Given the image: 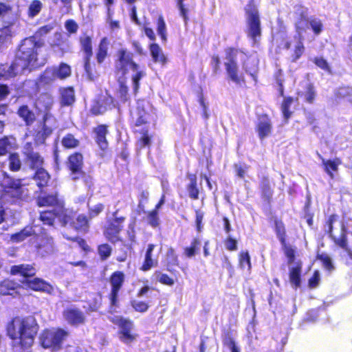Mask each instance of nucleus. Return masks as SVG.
<instances>
[{
    "label": "nucleus",
    "mask_w": 352,
    "mask_h": 352,
    "mask_svg": "<svg viewBox=\"0 0 352 352\" xmlns=\"http://www.w3.org/2000/svg\"><path fill=\"white\" fill-rule=\"evenodd\" d=\"M43 43L34 40V37H27L22 40L16 56L11 63V69L17 74L25 69H32L38 67L37 50Z\"/></svg>",
    "instance_id": "2"
},
{
    "label": "nucleus",
    "mask_w": 352,
    "mask_h": 352,
    "mask_svg": "<svg viewBox=\"0 0 352 352\" xmlns=\"http://www.w3.org/2000/svg\"><path fill=\"white\" fill-rule=\"evenodd\" d=\"M338 218V216L336 214H331L327 217L324 223V232L336 246L347 250L349 249V244L348 228L346 226L344 223H341L340 234L338 236H336L333 232V225L337 221Z\"/></svg>",
    "instance_id": "8"
},
{
    "label": "nucleus",
    "mask_w": 352,
    "mask_h": 352,
    "mask_svg": "<svg viewBox=\"0 0 352 352\" xmlns=\"http://www.w3.org/2000/svg\"><path fill=\"white\" fill-rule=\"evenodd\" d=\"M109 126L107 124H100L92 129L94 141L102 151H107L109 147L107 138L109 134Z\"/></svg>",
    "instance_id": "21"
},
{
    "label": "nucleus",
    "mask_w": 352,
    "mask_h": 352,
    "mask_svg": "<svg viewBox=\"0 0 352 352\" xmlns=\"http://www.w3.org/2000/svg\"><path fill=\"white\" fill-rule=\"evenodd\" d=\"M56 79L64 80L72 76V67L67 63H60L58 66H51Z\"/></svg>",
    "instance_id": "38"
},
{
    "label": "nucleus",
    "mask_w": 352,
    "mask_h": 352,
    "mask_svg": "<svg viewBox=\"0 0 352 352\" xmlns=\"http://www.w3.org/2000/svg\"><path fill=\"white\" fill-rule=\"evenodd\" d=\"M305 47L301 36L294 45V47L291 50L289 60L291 63H296L305 54Z\"/></svg>",
    "instance_id": "41"
},
{
    "label": "nucleus",
    "mask_w": 352,
    "mask_h": 352,
    "mask_svg": "<svg viewBox=\"0 0 352 352\" xmlns=\"http://www.w3.org/2000/svg\"><path fill=\"white\" fill-rule=\"evenodd\" d=\"M147 223L153 228H156L160 225L159 212L152 209L144 212Z\"/></svg>",
    "instance_id": "54"
},
{
    "label": "nucleus",
    "mask_w": 352,
    "mask_h": 352,
    "mask_svg": "<svg viewBox=\"0 0 352 352\" xmlns=\"http://www.w3.org/2000/svg\"><path fill=\"white\" fill-rule=\"evenodd\" d=\"M54 28V25L53 24L49 23L45 25H43L38 28L34 35L30 37H34V40L36 41V38H41L42 37L46 36L48 33H50Z\"/></svg>",
    "instance_id": "63"
},
{
    "label": "nucleus",
    "mask_w": 352,
    "mask_h": 352,
    "mask_svg": "<svg viewBox=\"0 0 352 352\" xmlns=\"http://www.w3.org/2000/svg\"><path fill=\"white\" fill-rule=\"evenodd\" d=\"M259 189L262 201L267 205L270 206L272 201L274 190L268 176L264 175L261 178L259 182Z\"/></svg>",
    "instance_id": "26"
},
{
    "label": "nucleus",
    "mask_w": 352,
    "mask_h": 352,
    "mask_svg": "<svg viewBox=\"0 0 352 352\" xmlns=\"http://www.w3.org/2000/svg\"><path fill=\"white\" fill-rule=\"evenodd\" d=\"M62 146L67 149H72L78 147L80 142L72 133H67L61 140Z\"/></svg>",
    "instance_id": "55"
},
{
    "label": "nucleus",
    "mask_w": 352,
    "mask_h": 352,
    "mask_svg": "<svg viewBox=\"0 0 352 352\" xmlns=\"http://www.w3.org/2000/svg\"><path fill=\"white\" fill-rule=\"evenodd\" d=\"M8 168L10 171L18 172L21 169L22 162L18 153H10L8 157Z\"/></svg>",
    "instance_id": "45"
},
{
    "label": "nucleus",
    "mask_w": 352,
    "mask_h": 352,
    "mask_svg": "<svg viewBox=\"0 0 352 352\" xmlns=\"http://www.w3.org/2000/svg\"><path fill=\"white\" fill-rule=\"evenodd\" d=\"M69 335L68 331L60 327L46 329L41 334L40 343L44 349L58 351L62 349L63 343Z\"/></svg>",
    "instance_id": "7"
},
{
    "label": "nucleus",
    "mask_w": 352,
    "mask_h": 352,
    "mask_svg": "<svg viewBox=\"0 0 352 352\" xmlns=\"http://www.w3.org/2000/svg\"><path fill=\"white\" fill-rule=\"evenodd\" d=\"M57 209L42 211L40 212L39 219L43 224L52 226L54 223L55 219L57 218Z\"/></svg>",
    "instance_id": "46"
},
{
    "label": "nucleus",
    "mask_w": 352,
    "mask_h": 352,
    "mask_svg": "<svg viewBox=\"0 0 352 352\" xmlns=\"http://www.w3.org/2000/svg\"><path fill=\"white\" fill-rule=\"evenodd\" d=\"M274 223V230L276 235L277 239L280 241L281 245H284L285 242L287 241V231L286 227L283 220L277 217H274L272 219Z\"/></svg>",
    "instance_id": "34"
},
{
    "label": "nucleus",
    "mask_w": 352,
    "mask_h": 352,
    "mask_svg": "<svg viewBox=\"0 0 352 352\" xmlns=\"http://www.w3.org/2000/svg\"><path fill=\"white\" fill-rule=\"evenodd\" d=\"M130 69L135 72L131 76V81L133 92L136 96L140 87V80L146 76V72L140 69V65L134 60L132 52L124 47L118 49L114 59L115 73L125 76Z\"/></svg>",
    "instance_id": "3"
},
{
    "label": "nucleus",
    "mask_w": 352,
    "mask_h": 352,
    "mask_svg": "<svg viewBox=\"0 0 352 352\" xmlns=\"http://www.w3.org/2000/svg\"><path fill=\"white\" fill-rule=\"evenodd\" d=\"M118 212V210H117L113 212V217L107 221L103 230V234L105 239L113 244L122 241L120 234L123 230V224L126 220L125 217H117Z\"/></svg>",
    "instance_id": "12"
},
{
    "label": "nucleus",
    "mask_w": 352,
    "mask_h": 352,
    "mask_svg": "<svg viewBox=\"0 0 352 352\" xmlns=\"http://www.w3.org/2000/svg\"><path fill=\"white\" fill-rule=\"evenodd\" d=\"M245 54L239 48L228 47L226 49V58L227 62L224 63L226 74L229 80L237 85H245L246 80L243 73L239 72L236 58L238 54Z\"/></svg>",
    "instance_id": "5"
},
{
    "label": "nucleus",
    "mask_w": 352,
    "mask_h": 352,
    "mask_svg": "<svg viewBox=\"0 0 352 352\" xmlns=\"http://www.w3.org/2000/svg\"><path fill=\"white\" fill-rule=\"evenodd\" d=\"M74 216V214L72 212H69L65 206L58 209L57 218L62 226H69L72 228Z\"/></svg>",
    "instance_id": "37"
},
{
    "label": "nucleus",
    "mask_w": 352,
    "mask_h": 352,
    "mask_svg": "<svg viewBox=\"0 0 352 352\" xmlns=\"http://www.w3.org/2000/svg\"><path fill=\"white\" fill-rule=\"evenodd\" d=\"M148 48L153 62L160 63L162 65L166 64L168 61L167 58L163 54L162 49L157 43H151Z\"/></svg>",
    "instance_id": "40"
},
{
    "label": "nucleus",
    "mask_w": 352,
    "mask_h": 352,
    "mask_svg": "<svg viewBox=\"0 0 352 352\" xmlns=\"http://www.w3.org/2000/svg\"><path fill=\"white\" fill-rule=\"evenodd\" d=\"M3 176L1 190L5 196L16 201H21L28 197V190L23 184V179L15 178L6 172Z\"/></svg>",
    "instance_id": "6"
},
{
    "label": "nucleus",
    "mask_w": 352,
    "mask_h": 352,
    "mask_svg": "<svg viewBox=\"0 0 352 352\" xmlns=\"http://www.w3.org/2000/svg\"><path fill=\"white\" fill-rule=\"evenodd\" d=\"M11 69V64H0V80L2 78H14L18 74L15 69L13 71Z\"/></svg>",
    "instance_id": "61"
},
{
    "label": "nucleus",
    "mask_w": 352,
    "mask_h": 352,
    "mask_svg": "<svg viewBox=\"0 0 352 352\" xmlns=\"http://www.w3.org/2000/svg\"><path fill=\"white\" fill-rule=\"evenodd\" d=\"M110 322L119 328L118 335L122 342L129 344L136 340L138 334L133 331L134 324L131 320L123 316H115L110 318Z\"/></svg>",
    "instance_id": "10"
},
{
    "label": "nucleus",
    "mask_w": 352,
    "mask_h": 352,
    "mask_svg": "<svg viewBox=\"0 0 352 352\" xmlns=\"http://www.w3.org/2000/svg\"><path fill=\"white\" fill-rule=\"evenodd\" d=\"M16 113L26 126H30L36 121V115L28 104L19 106Z\"/></svg>",
    "instance_id": "32"
},
{
    "label": "nucleus",
    "mask_w": 352,
    "mask_h": 352,
    "mask_svg": "<svg viewBox=\"0 0 352 352\" xmlns=\"http://www.w3.org/2000/svg\"><path fill=\"white\" fill-rule=\"evenodd\" d=\"M12 30L10 26L0 28V48L11 42Z\"/></svg>",
    "instance_id": "57"
},
{
    "label": "nucleus",
    "mask_w": 352,
    "mask_h": 352,
    "mask_svg": "<svg viewBox=\"0 0 352 352\" xmlns=\"http://www.w3.org/2000/svg\"><path fill=\"white\" fill-rule=\"evenodd\" d=\"M318 157L321 161V166L324 173L329 178L334 179L336 174L338 173L339 166L342 163V160L340 157L326 159L320 154H318Z\"/></svg>",
    "instance_id": "24"
},
{
    "label": "nucleus",
    "mask_w": 352,
    "mask_h": 352,
    "mask_svg": "<svg viewBox=\"0 0 352 352\" xmlns=\"http://www.w3.org/2000/svg\"><path fill=\"white\" fill-rule=\"evenodd\" d=\"M104 208L105 206L102 203H98L92 206H89V204H87V216L91 220L102 213Z\"/></svg>",
    "instance_id": "59"
},
{
    "label": "nucleus",
    "mask_w": 352,
    "mask_h": 352,
    "mask_svg": "<svg viewBox=\"0 0 352 352\" xmlns=\"http://www.w3.org/2000/svg\"><path fill=\"white\" fill-rule=\"evenodd\" d=\"M125 281V274L122 271L117 270L109 277L111 290L107 295L109 301V311L113 313L119 307V294Z\"/></svg>",
    "instance_id": "9"
},
{
    "label": "nucleus",
    "mask_w": 352,
    "mask_h": 352,
    "mask_svg": "<svg viewBox=\"0 0 352 352\" xmlns=\"http://www.w3.org/2000/svg\"><path fill=\"white\" fill-rule=\"evenodd\" d=\"M83 160V155L80 152H74L68 156L66 166L73 175V180L79 179L85 175V173L82 170Z\"/></svg>",
    "instance_id": "15"
},
{
    "label": "nucleus",
    "mask_w": 352,
    "mask_h": 352,
    "mask_svg": "<svg viewBox=\"0 0 352 352\" xmlns=\"http://www.w3.org/2000/svg\"><path fill=\"white\" fill-rule=\"evenodd\" d=\"M334 98L337 101L346 99L352 103V87L349 86H340L334 91Z\"/></svg>",
    "instance_id": "44"
},
{
    "label": "nucleus",
    "mask_w": 352,
    "mask_h": 352,
    "mask_svg": "<svg viewBox=\"0 0 352 352\" xmlns=\"http://www.w3.org/2000/svg\"><path fill=\"white\" fill-rule=\"evenodd\" d=\"M133 133H139L142 135L137 140V144L139 145L140 148L145 147L149 148L151 144L152 135L149 134L148 129L144 128L141 131L138 130H133Z\"/></svg>",
    "instance_id": "47"
},
{
    "label": "nucleus",
    "mask_w": 352,
    "mask_h": 352,
    "mask_svg": "<svg viewBox=\"0 0 352 352\" xmlns=\"http://www.w3.org/2000/svg\"><path fill=\"white\" fill-rule=\"evenodd\" d=\"M39 331V324L32 316L13 317L6 325V333L13 349L30 352Z\"/></svg>",
    "instance_id": "1"
},
{
    "label": "nucleus",
    "mask_w": 352,
    "mask_h": 352,
    "mask_svg": "<svg viewBox=\"0 0 352 352\" xmlns=\"http://www.w3.org/2000/svg\"><path fill=\"white\" fill-rule=\"evenodd\" d=\"M36 204L38 207H54L57 210L65 206L64 200L59 197L57 192L37 196Z\"/></svg>",
    "instance_id": "20"
},
{
    "label": "nucleus",
    "mask_w": 352,
    "mask_h": 352,
    "mask_svg": "<svg viewBox=\"0 0 352 352\" xmlns=\"http://www.w3.org/2000/svg\"><path fill=\"white\" fill-rule=\"evenodd\" d=\"M138 212H146V205L149 203L150 192L148 190H141L138 195Z\"/></svg>",
    "instance_id": "49"
},
{
    "label": "nucleus",
    "mask_w": 352,
    "mask_h": 352,
    "mask_svg": "<svg viewBox=\"0 0 352 352\" xmlns=\"http://www.w3.org/2000/svg\"><path fill=\"white\" fill-rule=\"evenodd\" d=\"M32 179L36 182V185L42 192L43 189L49 186L51 181V175L44 168L34 171Z\"/></svg>",
    "instance_id": "29"
},
{
    "label": "nucleus",
    "mask_w": 352,
    "mask_h": 352,
    "mask_svg": "<svg viewBox=\"0 0 352 352\" xmlns=\"http://www.w3.org/2000/svg\"><path fill=\"white\" fill-rule=\"evenodd\" d=\"M129 87L125 79L118 80V97L121 102L125 103L130 100Z\"/></svg>",
    "instance_id": "50"
},
{
    "label": "nucleus",
    "mask_w": 352,
    "mask_h": 352,
    "mask_svg": "<svg viewBox=\"0 0 352 352\" xmlns=\"http://www.w3.org/2000/svg\"><path fill=\"white\" fill-rule=\"evenodd\" d=\"M166 269L172 274H175L177 271L173 269L174 267L179 265L178 256L173 247H169L166 254Z\"/></svg>",
    "instance_id": "36"
},
{
    "label": "nucleus",
    "mask_w": 352,
    "mask_h": 352,
    "mask_svg": "<svg viewBox=\"0 0 352 352\" xmlns=\"http://www.w3.org/2000/svg\"><path fill=\"white\" fill-rule=\"evenodd\" d=\"M16 148L14 139L8 136H3L0 138V156H5L10 153L11 150Z\"/></svg>",
    "instance_id": "43"
},
{
    "label": "nucleus",
    "mask_w": 352,
    "mask_h": 352,
    "mask_svg": "<svg viewBox=\"0 0 352 352\" xmlns=\"http://www.w3.org/2000/svg\"><path fill=\"white\" fill-rule=\"evenodd\" d=\"M21 285L14 280L5 278L0 282V295H19V292H18V289L21 288Z\"/></svg>",
    "instance_id": "30"
},
{
    "label": "nucleus",
    "mask_w": 352,
    "mask_h": 352,
    "mask_svg": "<svg viewBox=\"0 0 352 352\" xmlns=\"http://www.w3.org/2000/svg\"><path fill=\"white\" fill-rule=\"evenodd\" d=\"M222 342L223 346L230 349V352H241V349L237 345L231 331H226L223 333Z\"/></svg>",
    "instance_id": "42"
},
{
    "label": "nucleus",
    "mask_w": 352,
    "mask_h": 352,
    "mask_svg": "<svg viewBox=\"0 0 352 352\" xmlns=\"http://www.w3.org/2000/svg\"><path fill=\"white\" fill-rule=\"evenodd\" d=\"M98 254L101 261H107L112 254V248L107 243L100 244L97 247Z\"/></svg>",
    "instance_id": "56"
},
{
    "label": "nucleus",
    "mask_w": 352,
    "mask_h": 352,
    "mask_svg": "<svg viewBox=\"0 0 352 352\" xmlns=\"http://www.w3.org/2000/svg\"><path fill=\"white\" fill-rule=\"evenodd\" d=\"M308 23L315 35H319L323 31L324 25L320 19L311 16Z\"/></svg>",
    "instance_id": "62"
},
{
    "label": "nucleus",
    "mask_w": 352,
    "mask_h": 352,
    "mask_svg": "<svg viewBox=\"0 0 352 352\" xmlns=\"http://www.w3.org/2000/svg\"><path fill=\"white\" fill-rule=\"evenodd\" d=\"M258 121L255 125V131L260 140L270 136L273 131V124L268 114L262 113L257 116Z\"/></svg>",
    "instance_id": "17"
},
{
    "label": "nucleus",
    "mask_w": 352,
    "mask_h": 352,
    "mask_svg": "<svg viewBox=\"0 0 352 352\" xmlns=\"http://www.w3.org/2000/svg\"><path fill=\"white\" fill-rule=\"evenodd\" d=\"M109 41L107 37H103L99 42L96 53V59L97 63L100 65L104 63L105 59L109 56Z\"/></svg>",
    "instance_id": "35"
},
{
    "label": "nucleus",
    "mask_w": 352,
    "mask_h": 352,
    "mask_svg": "<svg viewBox=\"0 0 352 352\" xmlns=\"http://www.w3.org/2000/svg\"><path fill=\"white\" fill-rule=\"evenodd\" d=\"M130 304L134 311L140 313L146 312L150 307L148 302L143 300H131Z\"/></svg>",
    "instance_id": "64"
},
{
    "label": "nucleus",
    "mask_w": 352,
    "mask_h": 352,
    "mask_svg": "<svg viewBox=\"0 0 352 352\" xmlns=\"http://www.w3.org/2000/svg\"><path fill=\"white\" fill-rule=\"evenodd\" d=\"M80 44L82 52L85 54L83 58L84 69L89 80H94L98 76L95 65L91 63V58L93 56L92 41L89 36L80 37Z\"/></svg>",
    "instance_id": "11"
},
{
    "label": "nucleus",
    "mask_w": 352,
    "mask_h": 352,
    "mask_svg": "<svg viewBox=\"0 0 352 352\" xmlns=\"http://www.w3.org/2000/svg\"><path fill=\"white\" fill-rule=\"evenodd\" d=\"M309 18L307 16V10H302L294 25L295 30L298 34L306 31L307 28L305 25L309 22Z\"/></svg>",
    "instance_id": "48"
},
{
    "label": "nucleus",
    "mask_w": 352,
    "mask_h": 352,
    "mask_svg": "<svg viewBox=\"0 0 352 352\" xmlns=\"http://www.w3.org/2000/svg\"><path fill=\"white\" fill-rule=\"evenodd\" d=\"M53 104L52 96L47 93H42L34 100L33 107L38 112L43 111L45 113L43 118L44 121H45L47 115L51 110Z\"/></svg>",
    "instance_id": "23"
},
{
    "label": "nucleus",
    "mask_w": 352,
    "mask_h": 352,
    "mask_svg": "<svg viewBox=\"0 0 352 352\" xmlns=\"http://www.w3.org/2000/svg\"><path fill=\"white\" fill-rule=\"evenodd\" d=\"M246 15V34L247 36L257 43L260 41L262 36V27L259 11L254 3L250 0L245 8Z\"/></svg>",
    "instance_id": "4"
},
{
    "label": "nucleus",
    "mask_w": 352,
    "mask_h": 352,
    "mask_svg": "<svg viewBox=\"0 0 352 352\" xmlns=\"http://www.w3.org/2000/svg\"><path fill=\"white\" fill-rule=\"evenodd\" d=\"M90 220L87 215L79 214L76 217H74L72 229L78 232L87 233L90 228Z\"/></svg>",
    "instance_id": "33"
},
{
    "label": "nucleus",
    "mask_w": 352,
    "mask_h": 352,
    "mask_svg": "<svg viewBox=\"0 0 352 352\" xmlns=\"http://www.w3.org/2000/svg\"><path fill=\"white\" fill-rule=\"evenodd\" d=\"M23 286L28 289L45 293L49 295H52L54 292V288L52 285L38 277L34 276L30 280L27 279Z\"/></svg>",
    "instance_id": "18"
},
{
    "label": "nucleus",
    "mask_w": 352,
    "mask_h": 352,
    "mask_svg": "<svg viewBox=\"0 0 352 352\" xmlns=\"http://www.w3.org/2000/svg\"><path fill=\"white\" fill-rule=\"evenodd\" d=\"M201 240L199 237H194L188 246L183 248V254L185 257L191 258L199 254L201 247Z\"/></svg>",
    "instance_id": "39"
},
{
    "label": "nucleus",
    "mask_w": 352,
    "mask_h": 352,
    "mask_svg": "<svg viewBox=\"0 0 352 352\" xmlns=\"http://www.w3.org/2000/svg\"><path fill=\"white\" fill-rule=\"evenodd\" d=\"M302 269V263L301 261H297L294 265L289 269V278L292 286L294 289H298L301 286V273Z\"/></svg>",
    "instance_id": "27"
},
{
    "label": "nucleus",
    "mask_w": 352,
    "mask_h": 352,
    "mask_svg": "<svg viewBox=\"0 0 352 352\" xmlns=\"http://www.w3.org/2000/svg\"><path fill=\"white\" fill-rule=\"evenodd\" d=\"M58 101L60 107H72L76 100L73 86L61 87L58 89Z\"/></svg>",
    "instance_id": "22"
},
{
    "label": "nucleus",
    "mask_w": 352,
    "mask_h": 352,
    "mask_svg": "<svg viewBox=\"0 0 352 352\" xmlns=\"http://www.w3.org/2000/svg\"><path fill=\"white\" fill-rule=\"evenodd\" d=\"M239 266L244 269L248 268V271L252 269L251 257L248 250H242L238 254Z\"/></svg>",
    "instance_id": "53"
},
{
    "label": "nucleus",
    "mask_w": 352,
    "mask_h": 352,
    "mask_svg": "<svg viewBox=\"0 0 352 352\" xmlns=\"http://www.w3.org/2000/svg\"><path fill=\"white\" fill-rule=\"evenodd\" d=\"M23 155L30 170H36L43 168L44 158L38 152L34 151L32 142H28L25 144Z\"/></svg>",
    "instance_id": "14"
},
{
    "label": "nucleus",
    "mask_w": 352,
    "mask_h": 352,
    "mask_svg": "<svg viewBox=\"0 0 352 352\" xmlns=\"http://www.w3.org/2000/svg\"><path fill=\"white\" fill-rule=\"evenodd\" d=\"M149 113L146 110L144 100H138L136 107L130 111L129 123L131 129L144 126L149 123Z\"/></svg>",
    "instance_id": "13"
},
{
    "label": "nucleus",
    "mask_w": 352,
    "mask_h": 352,
    "mask_svg": "<svg viewBox=\"0 0 352 352\" xmlns=\"http://www.w3.org/2000/svg\"><path fill=\"white\" fill-rule=\"evenodd\" d=\"M156 29L158 35L160 36L162 42L167 41V32L166 25L163 15L160 14L158 16L156 21Z\"/></svg>",
    "instance_id": "52"
},
{
    "label": "nucleus",
    "mask_w": 352,
    "mask_h": 352,
    "mask_svg": "<svg viewBox=\"0 0 352 352\" xmlns=\"http://www.w3.org/2000/svg\"><path fill=\"white\" fill-rule=\"evenodd\" d=\"M65 320L72 327H77L86 322V316L83 311L76 307H67L63 311Z\"/></svg>",
    "instance_id": "16"
},
{
    "label": "nucleus",
    "mask_w": 352,
    "mask_h": 352,
    "mask_svg": "<svg viewBox=\"0 0 352 352\" xmlns=\"http://www.w3.org/2000/svg\"><path fill=\"white\" fill-rule=\"evenodd\" d=\"M56 80L54 72L51 67H47L40 74L36 80L34 81L36 93H38L42 87L52 85Z\"/></svg>",
    "instance_id": "25"
},
{
    "label": "nucleus",
    "mask_w": 352,
    "mask_h": 352,
    "mask_svg": "<svg viewBox=\"0 0 352 352\" xmlns=\"http://www.w3.org/2000/svg\"><path fill=\"white\" fill-rule=\"evenodd\" d=\"M10 274L12 276L19 275L23 278L21 280L22 285H25L27 279L30 280L36 274V269L34 264H19L10 267Z\"/></svg>",
    "instance_id": "19"
},
{
    "label": "nucleus",
    "mask_w": 352,
    "mask_h": 352,
    "mask_svg": "<svg viewBox=\"0 0 352 352\" xmlns=\"http://www.w3.org/2000/svg\"><path fill=\"white\" fill-rule=\"evenodd\" d=\"M42 8L43 4L41 2V1L33 0L28 7V16L31 19L35 17L40 13V12L42 10Z\"/></svg>",
    "instance_id": "60"
},
{
    "label": "nucleus",
    "mask_w": 352,
    "mask_h": 352,
    "mask_svg": "<svg viewBox=\"0 0 352 352\" xmlns=\"http://www.w3.org/2000/svg\"><path fill=\"white\" fill-rule=\"evenodd\" d=\"M153 275L157 278V280L164 285L173 286L175 284V280L168 274L162 272L160 270H155Z\"/></svg>",
    "instance_id": "58"
},
{
    "label": "nucleus",
    "mask_w": 352,
    "mask_h": 352,
    "mask_svg": "<svg viewBox=\"0 0 352 352\" xmlns=\"http://www.w3.org/2000/svg\"><path fill=\"white\" fill-rule=\"evenodd\" d=\"M186 177L189 179V183L186 186L188 195L190 199L197 200L203 189L198 186L197 175L194 173H188Z\"/></svg>",
    "instance_id": "28"
},
{
    "label": "nucleus",
    "mask_w": 352,
    "mask_h": 352,
    "mask_svg": "<svg viewBox=\"0 0 352 352\" xmlns=\"http://www.w3.org/2000/svg\"><path fill=\"white\" fill-rule=\"evenodd\" d=\"M155 248V245L150 243L147 245V248L144 255V259L140 270L142 272H147L151 268L157 266L158 261L157 258H153V252Z\"/></svg>",
    "instance_id": "31"
},
{
    "label": "nucleus",
    "mask_w": 352,
    "mask_h": 352,
    "mask_svg": "<svg viewBox=\"0 0 352 352\" xmlns=\"http://www.w3.org/2000/svg\"><path fill=\"white\" fill-rule=\"evenodd\" d=\"M294 102V98L292 96H287L284 98L280 105L281 112L286 122L291 118L292 111H290V107Z\"/></svg>",
    "instance_id": "51"
}]
</instances>
